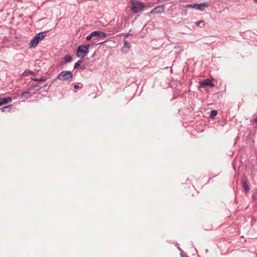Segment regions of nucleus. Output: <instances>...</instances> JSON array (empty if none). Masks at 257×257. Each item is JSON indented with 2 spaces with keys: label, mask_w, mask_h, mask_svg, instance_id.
Listing matches in <instances>:
<instances>
[{
  "label": "nucleus",
  "mask_w": 257,
  "mask_h": 257,
  "mask_svg": "<svg viewBox=\"0 0 257 257\" xmlns=\"http://www.w3.org/2000/svg\"><path fill=\"white\" fill-rule=\"evenodd\" d=\"M57 79L61 81L70 82L73 79V74L70 71H63L57 75Z\"/></svg>",
  "instance_id": "nucleus-3"
},
{
  "label": "nucleus",
  "mask_w": 257,
  "mask_h": 257,
  "mask_svg": "<svg viewBox=\"0 0 257 257\" xmlns=\"http://www.w3.org/2000/svg\"><path fill=\"white\" fill-rule=\"evenodd\" d=\"M214 84L213 82L209 78H207L199 82V87L202 88H206L208 86L212 87L214 86Z\"/></svg>",
  "instance_id": "nucleus-7"
},
{
  "label": "nucleus",
  "mask_w": 257,
  "mask_h": 257,
  "mask_svg": "<svg viewBox=\"0 0 257 257\" xmlns=\"http://www.w3.org/2000/svg\"><path fill=\"white\" fill-rule=\"evenodd\" d=\"M186 257H188L187 256H186Z\"/></svg>",
  "instance_id": "nucleus-31"
},
{
  "label": "nucleus",
  "mask_w": 257,
  "mask_h": 257,
  "mask_svg": "<svg viewBox=\"0 0 257 257\" xmlns=\"http://www.w3.org/2000/svg\"><path fill=\"white\" fill-rule=\"evenodd\" d=\"M242 186L243 188L244 189L246 192H248L249 188L246 182H243L242 183Z\"/></svg>",
  "instance_id": "nucleus-16"
},
{
  "label": "nucleus",
  "mask_w": 257,
  "mask_h": 257,
  "mask_svg": "<svg viewBox=\"0 0 257 257\" xmlns=\"http://www.w3.org/2000/svg\"><path fill=\"white\" fill-rule=\"evenodd\" d=\"M33 81H39L41 82L45 81L46 80V79L44 78V77H42L40 79H36V78H33Z\"/></svg>",
  "instance_id": "nucleus-19"
},
{
  "label": "nucleus",
  "mask_w": 257,
  "mask_h": 257,
  "mask_svg": "<svg viewBox=\"0 0 257 257\" xmlns=\"http://www.w3.org/2000/svg\"><path fill=\"white\" fill-rule=\"evenodd\" d=\"M152 13V11L148 14V16L149 17H151V15L152 14H155V13Z\"/></svg>",
  "instance_id": "nucleus-25"
},
{
  "label": "nucleus",
  "mask_w": 257,
  "mask_h": 257,
  "mask_svg": "<svg viewBox=\"0 0 257 257\" xmlns=\"http://www.w3.org/2000/svg\"><path fill=\"white\" fill-rule=\"evenodd\" d=\"M90 47V44H86L80 45L78 46L77 52L76 56L77 57L84 58L89 53V48Z\"/></svg>",
  "instance_id": "nucleus-2"
},
{
  "label": "nucleus",
  "mask_w": 257,
  "mask_h": 257,
  "mask_svg": "<svg viewBox=\"0 0 257 257\" xmlns=\"http://www.w3.org/2000/svg\"><path fill=\"white\" fill-rule=\"evenodd\" d=\"M203 22V21H198V22H196L195 23L196 26H199L201 23H202Z\"/></svg>",
  "instance_id": "nucleus-21"
},
{
  "label": "nucleus",
  "mask_w": 257,
  "mask_h": 257,
  "mask_svg": "<svg viewBox=\"0 0 257 257\" xmlns=\"http://www.w3.org/2000/svg\"><path fill=\"white\" fill-rule=\"evenodd\" d=\"M31 74H32V71L31 70H27V71H25V72H23V73L22 74V76H23V77L27 76H29Z\"/></svg>",
  "instance_id": "nucleus-17"
},
{
  "label": "nucleus",
  "mask_w": 257,
  "mask_h": 257,
  "mask_svg": "<svg viewBox=\"0 0 257 257\" xmlns=\"http://www.w3.org/2000/svg\"><path fill=\"white\" fill-rule=\"evenodd\" d=\"M217 114V111L216 110H212L210 111L209 117L211 118H214Z\"/></svg>",
  "instance_id": "nucleus-15"
},
{
  "label": "nucleus",
  "mask_w": 257,
  "mask_h": 257,
  "mask_svg": "<svg viewBox=\"0 0 257 257\" xmlns=\"http://www.w3.org/2000/svg\"><path fill=\"white\" fill-rule=\"evenodd\" d=\"M178 249L181 250V248L179 247H178Z\"/></svg>",
  "instance_id": "nucleus-30"
},
{
  "label": "nucleus",
  "mask_w": 257,
  "mask_h": 257,
  "mask_svg": "<svg viewBox=\"0 0 257 257\" xmlns=\"http://www.w3.org/2000/svg\"><path fill=\"white\" fill-rule=\"evenodd\" d=\"M129 8L134 14L144 11L146 8V4L138 0H130Z\"/></svg>",
  "instance_id": "nucleus-1"
},
{
  "label": "nucleus",
  "mask_w": 257,
  "mask_h": 257,
  "mask_svg": "<svg viewBox=\"0 0 257 257\" xmlns=\"http://www.w3.org/2000/svg\"><path fill=\"white\" fill-rule=\"evenodd\" d=\"M254 122H255V123L257 124V116H256V117L254 119Z\"/></svg>",
  "instance_id": "nucleus-27"
},
{
  "label": "nucleus",
  "mask_w": 257,
  "mask_h": 257,
  "mask_svg": "<svg viewBox=\"0 0 257 257\" xmlns=\"http://www.w3.org/2000/svg\"><path fill=\"white\" fill-rule=\"evenodd\" d=\"M165 8V5H162L156 7L153 10H152L151 13L155 14H161L163 12Z\"/></svg>",
  "instance_id": "nucleus-8"
},
{
  "label": "nucleus",
  "mask_w": 257,
  "mask_h": 257,
  "mask_svg": "<svg viewBox=\"0 0 257 257\" xmlns=\"http://www.w3.org/2000/svg\"><path fill=\"white\" fill-rule=\"evenodd\" d=\"M30 96H31V93L29 91L24 92L23 93H22V94L21 95V97L25 98V99L30 97Z\"/></svg>",
  "instance_id": "nucleus-13"
},
{
  "label": "nucleus",
  "mask_w": 257,
  "mask_h": 257,
  "mask_svg": "<svg viewBox=\"0 0 257 257\" xmlns=\"http://www.w3.org/2000/svg\"><path fill=\"white\" fill-rule=\"evenodd\" d=\"M252 199L255 201V204H257V191H255L252 195Z\"/></svg>",
  "instance_id": "nucleus-18"
},
{
  "label": "nucleus",
  "mask_w": 257,
  "mask_h": 257,
  "mask_svg": "<svg viewBox=\"0 0 257 257\" xmlns=\"http://www.w3.org/2000/svg\"><path fill=\"white\" fill-rule=\"evenodd\" d=\"M12 101V98L11 97H7L4 98H2L0 100V106L4 104H6Z\"/></svg>",
  "instance_id": "nucleus-11"
},
{
  "label": "nucleus",
  "mask_w": 257,
  "mask_h": 257,
  "mask_svg": "<svg viewBox=\"0 0 257 257\" xmlns=\"http://www.w3.org/2000/svg\"><path fill=\"white\" fill-rule=\"evenodd\" d=\"M131 48V44L125 40H124L123 45L122 48L123 53H126L129 51Z\"/></svg>",
  "instance_id": "nucleus-9"
},
{
  "label": "nucleus",
  "mask_w": 257,
  "mask_h": 257,
  "mask_svg": "<svg viewBox=\"0 0 257 257\" xmlns=\"http://www.w3.org/2000/svg\"><path fill=\"white\" fill-rule=\"evenodd\" d=\"M93 35H94V37H96L97 38H93L92 40V42L93 43H95L96 42H98L100 39H103L106 37L107 34L102 31H93Z\"/></svg>",
  "instance_id": "nucleus-4"
},
{
  "label": "nucleus",
  "mask_w": 257,
  "mask_h": 257,
  "mask_svg": "<svg viewBox=\"0 0 257 257\" xmlns=\"http://www.w3.org/2000/svg\"><path fill=\"white\" fill-rule=\"evenodd\" d=\"M255 3H257V0H253Z\"/></svg>",
  "instance_id": "nucleus-29"
},
{
  "label": "nucleus",
  "mask_w": 257,
  "mask_h": 257,
  "mask_svg": "<svg viewBox=\"0 0 257 257\" xmlns=\"http://www.w3.org/2000/svg\"><path fill=\"white\" fill-rule=\"evenodd\" d=\"M12 105H9L8 106H6L4 107H3L2 108H0L2 111H10L11 108H12Z\"/></svg>",
  "instance_id": "nucleus-14"
},
{
  "label": "nucleus",
  "mask_w": 257,
  "mask_h": 257,
  "mask_svg": "<svg viewBox=\"0 0 257 257\" xmlns=\"http://www.w3.org/2000/svg\"><path fill=\"white\" fill-rule=\"evenodd\" d=\"M74 89H78V88H79V86L78 85L75 84L74 86Z\"/></svg>",
  "instance_id": "nucleus-24"
},
{
  "label": "nucleus",
  "mask_w": 257,
  "mask_h": 257,
  "mask_svg": "<svg viewBox=\"0 0 257 257\" xmlns=\"http://www.w3.org/2000/svg\"><path fill=\"white\" fill-rule=\"evenodd\" d=\"M33 90H38L37 86L33 85Z\"/></svg>",
  "instance_id": "nucleus-26"
},
{
  "label": "nucleus",
  "mask_w": 257,
  "mask_h": 257,
  "mask_svg": "<svg viewBox=\"0 0 257 257\" xmlns=\"http://www.w3.org/2000/svg\"><path fill=\"white\" fill-rule=\"evenodd\" d=\"M93 32H91L90 34V35L86 37V39L87 41H90L92 39V37H94V35H93Z\"/></svg>",
  "instance_id": "nucleus-20"
},
{
  "label": "nucleus",
  "mask_w": 257,
  "mask_h": 257,
  "mask_svg": "<svg viewBox=\"0 0 257 257\" xmlns=\"http://www.w3.org/2000/svg\"><path fill=\"white\" fill-rule=\"evenodd\" d=\"M208 6L207 4L201 3L200 4H188L185 6L186 8H193L196 10L203 11L205 10L206 7Z\"/></svg>",
  "instance_id": "nucleus-5"
},
{
  "label": "nucleus",
  "mask_w": 257,
  "mask_h": 257,
  "mask_svg": "<svg viewBox=\"0 0 257 257\" xmlns=\"http://www.w3.org/2000/svg\"><path fill=\"white\" fill-rule=\"evenodd\" d=\"M103 43V42H101L98 43V44H102V43Z\"/></svg>",
  "instance_id": "nucleus-28"
},
{
  "label": "nucleus",
  "mask_w": 257,
  "mask_h": 257,
  "mask_svg": "<svg viewBox=\"0 0 257 257\" xmlns=\"http://www.w3.org/2000/svg\"><path fill=\"white\" fill-rule=\"evenodd\" d=\"M72 57L70 55H66L63 58V61H61L60 65H63L67 63L71 62L72 61Z\"/></svg>",
  "instance_id": "nucleus-10"
},
{
  "label": "nucleus",
  "mask_w": 257,
  "mask_h": 257,
  "mask_svg": "<svg viewBox=\"0 0 257 257\" xmlns=\"http://www.w3.org/2000/svg\"><path fill=\"white\" fill-rule=\"evenodd\" d=\"M29 47L30 48H32V40H31L30 42V43H29Z\"/></svg>",
  "instance_id": "nucleus-23"
},
{
  "label": "nucleus",
  "mask_w": 257,
  "mask_h": 257,
  "mask_svg": "<svg viewBox=\"0 0 257 257\" xmlns=\"http://www.w3.org/2000/svg\"><path fill=\"white\" fill-rule=\"evenodd\" d=\"M146 8L151 7L152 6V3L145 4Z\"/></svg>",
  "instance_id": "nucleus-22"
},
{
  "label": "nucleus",
  "mask_w": 257,
  "mask_h": 257,
  "mask_svg": "<svg viewBox=\"0 0 257 257\" xmlns=\"http://www.w3.org/2000/svg\"><path fill=\"white\" fill-rule=\"evenodd\" d=\"M46 36V32H42L39 33L34 37H33V48L35 47Z\"/></svg>",
  "instance_id": "nucleus-6"
},
{
  "label": "nucleus",
  "mask_w": 257,
  "mask_h": 257,
  "mask_svg": "<svg viewBox=\"0 0 257 257\" xmlns=\"http://www.w3.org/2000/svg\"><path fill=\"white\" fill-rule=\"evenodd\" d=\"M83 61L81 60H78L74 65V69H84L85 68V66H80V64L82 63Z\"/></svg>",
  "instance_id": "nucleus-12"
}]
</instances>
